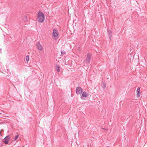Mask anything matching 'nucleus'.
<instances>
[{
  "label": "nucleus",
  "mask_w": 147,
  "mask_h": 147,
  "mask_svg": "<svg viewBox=\"0 0 147 147\" xmlns=\"http://www.w3.org/2000/svg\"><path fill=\"white\" fill-rule=\"evenodd\" d=\"M37 20L38 21L40 22H42L45 20L44 14L40 11H39Z\"/></svg>",
  "instance_id": "1"
},
{
  "label": "nucleus",
  "mask_w": 147,
  "mask_h": 147,
  "mask_svg": "<svg viewBox=\"0 0 147 147\" xmlns=\"http://www.w3.org/2000/svg\"><path fill=\"white\" fill-rule=\"evenodd\" d=\"M58 30L56 29H54L53 30V36L55 39H57L58 38Z\"/></svg>",
  "instance_id": "2"
},
{
  "label": "nucleus",
  "mask_w": 147,
  "mask_h": 147,
  "mask_svg": "<svg viewBox=\"0 0 147 147\" xmlns=\"http://www.w3.org/2000/svg\"><path fill=\"white\" fill-rule=\"evenodd\" d=\"M83 92V90L80 87H77L76 89V93L77 94H81Z\"/></svg>",
  "instance_id": "3"
},
{
  "label": "nucleus",
  "mask_w": 147,
  "mask_h": 147,
  "mask_svg": "<svg viewBox=\"0 0 147 147\" xmlns=\"http://www.w3.org/2000/svg\"><path fill=\"white\" fill-rule=\"evenodd\" d=\"M36 47L38 50L40 51H41L42 49V46L40 44L39 42H38L36 44Z\"/></svg>",
  "instance_id": "4"
},
{
  "label": "nucleus",
  "mask_w": 147,
  "mask_h": 147,
  "mask_svg": "<svg viewBox=\"0 0 147 147\" xmlns=\"http://www.w3.org/2000/svg\"><path fill=\"white\" fill-rule=\"evenodd\" d=\"M91 57V55L90 54H88L86 59V61L87 62H90Z\"/></svg>",
  "instance_id": "5"
},
{
  "label": "nucleus",
  "mask_w": 147,
  "mask_h": 147,
  "mask_svg": "<svg viewBox=\"0 0 147 147\" xmlns=\"http://www.w3.org/2000/svg\"><path fill=\"white\" fill-rule=\"evenodd\" d=\"M140 87H138L137 90V96L138 97H139L140 95Z\"/></svg>",
  "instance_id": "6"
},
{
  "label": "nucleus",
  "mask_w": 147,
  "mask_h": 147,
  "mask_svg": "<svg viewBox=\"0 0 147 147\" xmlns=\"http://www.w3.org/2000/svg\"><path fill=\"white\" fill-rule=\"evenodd\" d=\"M55 66L57 71V72H59L60 71V68L59 65L57 64Z\"/></svg>",
  "instance_id": "7"
},
{
  "label": "nucleus",
  "mask_w": 147,
  "mask_h": 147,
  "mask_svg": "<svg viewBox=\"0 0 147 147\" xmlns=\"http://www.w3.org/2000/svg\"><path fill=\"white\" fill-rule=\"evenodd\" d=\"M108 32L109 34V38L110 39V40H111V37H112V35L111 34V30H108Z\"/></svg>",
  "instance_id": "8"
},
{
  "label": "nucleus",
  "mask_w": 147,
  "mask_h": 147,
  "mask_svg": "<svg viewBox=\"0 0 147 147\" xmlns=\"http://www.w3.org/2000/svg\"><path fill=\"white\" fill-rule=\"evenodd\" d=\"M88 95V93L84 91L82 93V96L83 97H86Z\"/></svg>",
  "instance_id": "9"
},
{
  "label": "nucleus",
  "mask_w": 147,
  "mask_h": 147,
  "mask_svg": "<svg viewBox=\"0 0 147 147\" xmlns=\"http://www.w3.org/2000/svg\"><path fill=\"white\" fill-rule=\"evenodd\" d=\"M10 139V137H9V135H8L4 138L3 140L5 141V140H9Z\"/></svg>",
  "instance_id": "10"
},
{
  "label": "nucleus",
  "mask_w": 147,
  "mask_h": 147,
  "mask_svg": "<svg viewBox=\"0 0 147 147\" xmlns=\"http://www.w3.org/2000/svg\"><path fill=\"white\" fill-rule=\"evenodd\" d=\"M26 60L27 61H28L29 60V57L28 55L26 56L25 57Z\"/></svg>",
  "instance_id": "11"
},
{
  "label": "nucleus",
  "mask_w": 147,
  "mask_h": 147,
  "mask_svg": "<svg viewBox=\"0 0 147 147\" xmlns=\"http://www.w3.org/2000/svg\"><path fill=\"white\" fill-rule=\"evenodd\" d=\"M19 136V135H17L16 136H15V138H14V140H13V141H15V140H16L18 138Z\"/></svg>",
  "instance_id": "12"
},
{
  "label": "nucleus",
  "mask_w": 147,
  "mask_h": 147,
  "mask_svg": "<svg viewBox=\"0 0 147 147\" xmlns=\"http://www.w3.org/2000/svg\"><path fill=\"white\" fill-rule=\"evenodd\" d=\"M9 140H5L4 141V143L5 144H7L8 143Z\"/></svg>",
  "instance_id": "13"
},
{
  "label": "nucleus",
  "mask_w": 147,
  "mask_h": 147,
  "mask_svg": "<svg viewBox=\"0 0 147 147\" xmlns=\"http://www.w3.org/2000/svg\"><path fill=\"white\" fill-rule=\"evenodd\" d=\"M61 55H64L65 54V51H61Z\"/></svg>",
  "instance_id": "14"
},
{
  "label": "nucleus",
  "mask_w": 147,
  "mask_h": 147,
  "mask_svg": "<svg viewBox=\"0 0 147 147\" xmlns=\"http://www.w3.org/2000/svg\"><path fill=\"white\" fill-rule=\"evenodd\" d=\"M102 88H106V84H103V85L102 86Z\"/></svg>",
  "instance_id": "15"
},
{
  "label": "nucleus",
  "mask_w": 147,
  "mask_h": 147,
  "mask_svg": "<svg viewBox=\"0 0 147 147\" xmlns=\"http://www.w3.org/2000/svg\"><path fill=\"white\" fill-rule=\"evenodd\" d=\"M0 135L1 136H2V135L1 134V133L0 132Z\"/></svg>",
  "instance_id": "16"
},
{
  "label": "nucleus",
  "mask_w": 147,
  "mask_h": 147,
  "mask_svg": "<svg viewBox=\"0 0 147 147\" xmlns=\"http://www.w3.org/2000/svg\"><path fill=\"white\" fill-rule=\"evenodd\" d=\"M3 131V129H1V131Z\"/></svg>",
  "instance_id": "17"
},
{
  "label": "nucleus",
  "mask_w": 147,
  "mask_h": 147,
  "mask_svg": "<svg viewBox=\"0 0 147 147\" xmlns=\"http://www.w3.org/2000/svg\"><path fill=\"white\" fill-rule=\"evenodd\" d=\"M104 129V130H107L106 129H105V128H104V129Z\"/></svg>",
  "instance_id": "18"
}]
</instances>
